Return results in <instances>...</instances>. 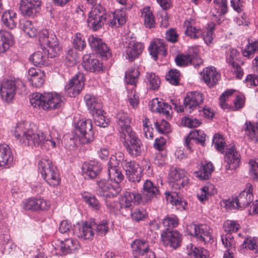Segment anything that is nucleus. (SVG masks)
<instances>
[{"label":"nucleus","mask_w":258,"mask_h":258,"mask_svg":"<svg viewBox=\"0 0 258 258\" xmlns=\"http://www.w3.org/2000/svg\"><path fill=\"white\" fill-rule=\"evenodd\" d=\"M84 74L78 73L65 86V90L68 95L71 97H74L79 94L84 86Z\"/></svg>","instance_id":"nucleus-11"},{"label":"nucleus","mask_w":258,"mask_h":258,"mask_svg":"<svg viewBox=\"0 0 258 258\" xmlns=\"http://www.w3.org/2000/svg\"><path fill=\"white\" fill-rule=\"evenodd\" d=\"M95 4L92 8L89 16L98 18H104V17L111 18L110 15L105 13V9L100 4H96V3Z\"/></svg>","instance_id":"nucleus-47"},{"label":"nucleus","mask_w":258,"mask_h":258,"mask_svg":"<svg viewBox=\"0 0 258 258\" xmlns=\"http://www.w3.org/2000/svg\"><path fill=\"white\" fill-rule=\"evenodd\" d=\"M142 197L138 192L126 191L121 197L119 198L118 203L120 208H128L133 204L139 205L142 202Z\"/></svg>","instance_id":"nucleus-18"},{"label":"nucleus","mask_w":258,"mask_h":258,"mask_svg":"<svg viewBox=\"0 0 258 258\" xmlns=\"http://www.w3.org/2000/svg\"><path fill=\"white\" fill-rule=\"evenodd\" d=\"M179 76L180 72L179 71L176 69H171L166 75V79L169 83L176 86L179 84Z\"/></svg>","instance_id":"nucleus-56"},{"label":"nucleus","mask_w":258,"mask_h":258,"mask_svg":"<svg viewBox=\"0 0 258 258\" xmlns=\"http://www.w3.org/2000/svg\"><path fill=\"white\" fill-rule=\"evenodd\" d=\"M105 22H107L110 27H113V19H108V17L98 18L88 16L87 21L88 26L94 31H97L101 28Z\"/></svg>","instance_id":"nucleus-33"},{"label":"nucleus","mask_w":258,"mask_h":258,"mask_svg":"<svg viewBox=\"0 0 258 258\" xmlns=\"http://www.w3.org/2000/svg\"><path fill=\"white\" fill-rule=\"evenodd\" d=\"M184 33L186 35L189 36L191 38L197 39L202 37L205 42L209 45L211 43L213 37V33L210 31L202 32L200 29H198L196 27L189 26L186 28Z\"/></svg>","instance_id":"nucleus-21"},{"label":"nucleus","mask_w":258,"mask_h":258,"mask_svg":"<svg viewBox=\"0 0 258 258\" xmlns=\"http://www.w3.org/2000/svg\"><path fill=\"white\" fill-rule=\"evenodd\" d=\"M93 227L92 222L89 223L85 222L79 227L78 231L75 230V233H76L79 237L84 239H91L93 235Z\"/></svg>","instance_id":"nucleus-36"},{"label":"nucleus","mask_w":258,"mask_h":258,"mask_svg":"<svg viewBox=\"0 0 258 258\" xmlns=\"http://www.w3.org/2000/svg\"><path fill=\"white\" fill-rule=\"evenodd\" d=\"M141 17L144 18V25L147 28L155 27V19L149 7H146L141 10Z\"/></svg>","instance_id":"nucleus-39"},{"label":"nucleus","mask_w":258,"mask_h":258,"mask_svg":"<svg viewBox=\"0 0 258 258\" xmlns=\"http://www.w3.org/2000/svg\"><path fill=\"white\" fill-rule=\"evenodd\" d=\"M28 78L31 85L35 87H40L44 83L45 74L39 69L30 68L28 72Z\"/></svg>","instance_id":"nucleus-28"},{"label":"nucleus","mask_w":258,"mask_h":258,"mask_svg":"<svg viewBox=\"0 0 258 258\" xmlns=\"http://www.w3.org/2000/svg\"><path fill=\"white\" fill-rule=\"evenodd\" d=\"M126 174L130 181L139 182L142 177V169L139 165L134 161L126 163Z\"/></svg>","instance_id":"nucleus-27"},{"label":"nucleus","mask_w":258,"mask_h":258,"mask_svg":"<svg viewBox=\"0 0 258 258\" xmlns=\"http://www.w3.org/2000/svg\"><path fill=\"white\" fill-rule=\"evenodd\" d=\"M101 170V164L94 161L85 163L82 166L83 173L85 177L88 179H94Z\"/></svg>","instance_id":"nucleus-26"},{"label":"nucleus","mask_w":258,"mask_h":258,"mask_svg":"<svg viewBox=\"0 0 258 258\" xmlns=\"http://www.w3.org/2000/svg\"><path fill=\"white\" fill-rule=\"evenodd\" d=\"M149 51L154 60H157L159 56L164 57L167 55L165 45L163 40L159 39H154L151 42Z\"/></svg>","instance_id":"nucleus-22"},{"label":"nucleus","mask_w":258,"mask_h":258,"mask_svg":"<svg viewBox=\"0 0 258 258\" xmlns=\"http://www.w3.org/2000/svg\"><path fill=\"white\" fill-rule=\"evenodd\" d=\"M190 246L192 248V250L188 253L189 255H192L195 258H208L209 257V252L204 248L200 247H194V248H192L193 245L192 244H190Z\"/></svg>","instance_id":"nucleus-57"},{"label":"nucleus","mask_w":258,"mask_h":258,"mask_svg":"<svg viewBox=\"0 0 258 258\" xmlns=\"http://www.w3.org/2000/svg\"><path fill=\"white\" fill-rule=\"evenodd\" d=\"M13 160V157L9 146L6 144H0V166H9Z\"/></svg>","instance_id":"nucleus-30"},{"label":"nucleus","mask_w":258,"mask_h":258,"mask_svg":"<svg viewBox=\"0 0 258 258\" xmlns=\"http://www.w3.org/2000/svg\"><path fill=\"white\" fill-rule=\"evenodd\" d=\"M40 5L39 0H21L20 10L23 15L33 17L38 12Z\"/></svg>","instance_id":"nucleus-15"},{"label":"nucleus","mask_w":258,"mask_h":258,"mask_svg":"<svg viewBox=\"0 0 258 258\" xmlns=\"http://www.w3.org/2000/svg\"><path fill=\"white\" fill-rule=\"evenodd\" d=\"M189 234L195 237L197 240L204 244L209 242L211 239L209 227L206 224L196 225L192 223L187 226Z\"/></svg>","instance_id":"nucleus-8"},{"label":"nucleus","mask_w":258,"mask_h":258,"mask_svg":"<svg viewBox=\"0 0 258 258\" xmlns=\"http://www.w3.org/2000/svg\"><path fill=\"white\" fill-rule=\"evenodd\" d=\"M78 242L72 239H67L62 241L60 245V249L64 254L72 253L77 248Z\"/></svg>","instance_id":"nucleus-46"},{"label":"nucleus","mask_w":258,"mask_h":258,"mask_svg":"<svg viewBox=\"0 0 258 258\" xmlns=\"http://www.w3.org/2000/svg\"><path fill=\"white\" fill-rule=\"evenodd\" d=\"M31 104L36 108L44 110H51L60 108L62 100L60 95L55 93L46 92L33 93L30 98Z\"/></svg>","instance_id":"nucleus-3"},{"label":"nucleus","mask_w":258,"mask_h":258,"mask_svg":"<svg viewBox=\"0 0 258 258\" xmlns=\"http://www.w3.org/2000/svg\"><path fill=\"white\" fill-rule=\"evenodd\" d=\"M131 216L133 220L139 222L145 220L148 217V214L144 208H138L132 212Z\"/></svg>","instance_id":"nucleus-51"},{"label":"nucleus","mask_w":258,"mask_h":258,"mask_svg":"<svg viewBox=\"0 0 258 258\" xmlns=\"http://www.w3.org/2000/svg\"><path fill=\"white\" fill-rule=\"evenodd\" d=\"M49 204L43 199H29L24 204V208L25 210L37 211L39 210H47Z\"/></svg>","instance_id":"nucleus-29"},{"label":"nucleus","mask_w":258,"mask_h":258,"mask_svg":"<svg viewBox=\"0 0 258 258\" xmlns=\"http://www.w3.org/2000/svg\"><path fill=\"white\" fill-rule=\"evenodd\" d=\"M48 58L50 57L48 55L46 56L45 51H38L34 53L30 57V59L35 66L41 67L42 66L47 65V60Z\"/></svg>","instance_id":"nucleus-40"},{"label":"nucleus","mask_w":258,"mask_h":258,"mask_svg":"<svg viewBox=\"0 0 258 258\" xmlns=\"http://www.w3.org/2000/svg\"><path fill=\"white\" fill-rule=\"evenodd\" d=\"M258 50V40L249 42L242 52L244 56L249 58L254 56V53Z\"/></svg>","instance_id":"nucleus-52"},{"label":"nucleus","mask_w":258,"mask_h":258,"mask_svg":"<svg viewBox=\"0 0 258 258\" xmlns=\"http://www.w3.org/2000/svg\"><path fill=\"white\" fill-rule=\"evenodd\" d=\"M18 81L4 80L1 83L0 94L2 99L8 102H11L14 99Z\"/></svg>","instance_id":"nucleus-12"},{"label":"nucleus","mask_w":258,"mask_h":258,"mask_svg":"<svg viewBox=\"0 0 258 258\" xmlns=\"http://www.w3.org/2000/svg\"><path fill=\"white\" fill-rule=\"evenodd\" d=\"M76 130L79 133L78 135L82 144H88L94 141V133L91 120H80L77 124Z\"/></svg>","instance_id":"nucleus-7"},{"label":"nucleus","mask_w":258,"mask_h":258,"mask_svg":"<svg viewBox=\"0 0 258 258\" xmlns=\"http://www.w3.org/2000/svg\"><path fill=\"white\" fill-rule=\"evenodd\" d=\"M38 171L50 186H55L59 184L60 179L58 170L49 159H42L39 162Z\"/></svg>","instance_id":"nucleus-4"},{"label":"nucleus","mask_w":258,"mask_h":258,"mask_svg":"<svg viewBox=\"0 0 258 258\" xmlns=\"http://www.w3.org/2000/svg\"><path fill=\"white\" fill-rule=\"evenodd\" d=\"M214 8L217 10L218 15H213L214 21L220 24L223 20H221V16L227 13V2L226 0H214Z\"/></svg>","instance_id":"nucleus-32"},{"label":"nucleus","mask_w":258,"mask_h":258,"mask_svg":"<svg viewBox=\"0 0 258 258\" xmlns=\"http://www.w3.org/2000/svg\"><path fill=\"white\" fill-rule=\"evenodd\" d=\"M189 138L194 140L197 144L205 146L206 135L204 132L201 130H194L188 134Z\"/></svg>","instance_id":"nucleus-48"},{"label":"nucleus","mask_w":258,"mask_h":258,"mask_svg":"<svg viewBox=\"0 0 258 258\" xmlns=\"http://www.w3.org/2000/svg\"><path fill=\"white\" fill-rule=\"evenodd\" d=\"M125 12L123 10L114 11V26L117 27L125 23Z\"/></svg>","instance_id":"nucleus-60"},{"label":"nucleus","mask_w":258,"mask_h":258,"mask_svg":"<svg viewBox=\"0 0 258 258\" xmlns=\"http://www.w3.org/2000/svg\"><path fill=\"white\" fill-rule=\"evenodd\" d=\"M182 235L176 230L166 231L161 234L164 243L174 249L180 245Z\"/></svg>","instance_id":"nucleus-20"},{"label":"nucleus","mask_w":258,"mask_h":258,"mask_svg":"<svg viewBox=\"0 0 258 258\" xmlns=\"http://www.w3.org/2000/svg\"><path fill=\"white\" fill-rule=\"evenodd\" d=\"M98 111L95 112L93 116L94 122L96 125L105 127L108 125V119H105V117L104 115V111L102 109H101V112H98Z\"/></svg>","instance_id":"nucleus-55"},{"label":"nucleus","mask_w":258,"mask_h":258,"mask_svg":"<svg viewBox=\"0 0 258 258\" xmlns=\"http://www.w3.org/2000/svg\"><path fill=\"white\" fill-rule=\"evenodd\" d=\"M239 54V52L235 48H230L226 52V62L233 68H235V60L237 59Z\"/></svg>","instance_id":"nucleus-59"},{"label":"nucleus","mask_w":258,"mask_h":258,"mask_svg":"<svg viewBox=\"0 0 258 258\" xmlns=\"http://www.w3.org/2000/svg\"><path fill=\"white\" fill-rule=\"evenodd\" d=\"M146 79L147 84L150 89L155 90L158 89L160 84V79L158 76L155 73H149L147 74Z\"/></svg>","instance_id":"nucleus-53"},{"label":"nucleus","mask_w":258,"mask_h":258,"mask_svg":"<svg viewBox=\"0 0 258 258\" xmlns=\"http://www.w3.org/2000/svg\"><path fill=\"white\" fill-rule=\"evenodd\" d=\"M223 229L227 234L236 232L240 228L239 224L236 221L227 220L223 223Z\"/></svg>","instance_id":"nucleus-54"},{"label":"nucleus","mask_w":258,"mask_h":258,"mask_svg":"<svg viewBox=\"0 0 258 258\" xmlns=\"http://www.w3.org/2000/svg\"><path fill=\"white\" fill-rule=\"evenodd\" d=\"M154 126L156 130L160 134H166L170 132V124L164 119L155 122Z\"/></svg>","instance_id":"nucleus-61"},{"label":"nucleus","mask_w":258,"mask_h":258,"mask_svg":"<svg viewBox=\"0 0 258 258\" xmlns=\"http://www.w3.org/2000/svg\"><path fill=\"white\" fill-rule=\"evenodd\" d=\"M214 186L213 184L204 186L200 191L197 193V197L199 201L203 202L208 200L209 196L214 195L216 192Z\"/></svg>","instance_id":"nucleus-45"},{"label":"nucleus","mask_w":258,"mask_h":258,"mask_svg":"<svg viewBox=\"0 0 258 258\" xmlns=\"http://www.w3.org/2000/svg\"><path fill=\"white\" fill-rule=\"evenodd\" d=\"M111 159V158H110V160L108 163V174L109 180H107V181L104 183L102 189L103 192V196L105 198V201L106 203V206L109 208L110 212H111L113 210V208L111 205V200L113 197V194L111 191L110 190L113 188V186L111 183L112 179H111L110 169H112V168Z\"/></svg>","instance_id":"nucleus-25"},{"label":"nucleus","mask_w":258,"mask_h":258,"mask_svg":"<svg viewBox=\"0 0 258 258\" xmlns=\"http://www.w3.org/2000/svg\"><path fill=\"white\" fill-rule=\"evenodd\" d=\"M14 136L19 143L25 146H40L42 148L48 150L56 147L55 140L50 135L42 132L35 133L27 122H20L17 124Z\"/></svg>","instance_id":"nucleus-2"},{"label":"nucleus","mask_w":258,"mask_h":258,"mask_svg":"<svg viewBox=\"0 0 258 258\" xmlns=\"http://www.w3.org/2000/svg\"><path fill=\"white\" fill-rule=\"evenodd\" d=\"M175 61L178 66L185 67L191 63L192 59L189 55L180 54L177 55Z\"/></svg>","instance_id":"nucleus-62"},{"label":"nucleus","mask_w":258,"mask_h":258,"mask_svg":"<svg viewBox=\"0 0 258 258\" xmlns=\"http://www.w3.org/2000/svg\"><path fill=\"white\" fill-rule=\"evenodd\" d=\"M83 200L88 206L95 210H98L100 208V205L96 197L90 192L84 191L81 194Z\"/></svg>","instance_id":"nucleus-42"},{"label":"nucleus","mask_w":258,"mask_h":258,"mask_svg":"<svg viewBox=\"0 0 258 258\" xmlns=\"http://www.w3.org/2000/svg\"><path fill=\"white\" fill-rule=\"evenodd\" d=\"M140 73L135 67H131L125 72V80L127 84L136 86Z\"/></svg>","instance_id":"nucleus-41"},{"label":"nucleus","mask_w":258,"mask_h":258,"mask_svg":"<svg viewBox=\"0 0 258 258\" xmlns=\"http://www.w3.org/2000/svg\"><path fill=\"white\" fill-rule=\"evenodd\" d=\"M20 28L29 37H34L37 35V29L34 27L32 22L30 21L23 20L21 21Z\"/></svg>","instance_id":"nucleus-43"},{"label":"nucleus","mask_w":258,"mask_h":258,"mask_svg":"<svg viewBox=\"0 0 258 258\" xmlns=\"http://www.w3.org/2000/svg\"><path fill=\"white\" fill-rule=\"evenodd\" d=\"M164 227L166 228V231H171L176 227L179 223V220L176 216L174 215H167L162 220V222Z\"/></svg>","instance_id":"nucleus-49"},{"label":"nucleus","mask_w":258,"mask_h":258,"mask_svg":"<svg viewBox=\"0 0 258 258\" xmlns=\"http://www.w3.org/2000/svg\"><path fill=\"white\" fill-rule=\"evenodd\" d=\"M39 41L41 45L48 47L47 50L48 56L53 58L56 56L61 51L59 42L55 34L48 30H43L39 33Z\"/></svg>","instance_id":"nucleus-5"},{"label":"nucleus","mask_w":258,"mask_h":258,"mask_svg":"<svg viewBox=\"0 0 258 258\" xmlns=\"http://www.w3.org/2000/svg\"><path fill=\"white\" fill-rule=\"evenodd\" d=\"M245 135L254 141H258V125H255L251 121H246L245 123Z\"/></svg>","instance_id":"nucleus-44"},{"label":"nucleus","mask_w":258,"mask_h":258,"mask_svg":"<svg viewBox=\"0 0 258 258\" xmlns=\"http://www.w3.org/2000/svg\"><path fill=\"white\" fill-rule=\"evenodd\" d=\"M169 176L170 182L172 183V187L175 189H179L184 187L188 183V178L186 176L185 170L175 168L170 171Z\"/></svg>","instance_id":"nucleus-13"},{"label":"nucleus","mask_w":258,"mask_h":258,"mask_svg":"<svg viewBox=\"0 0 258 258\" xmlns=\"http://www.w3.org/2000/svg\"><path fill=\"white\" fill-rule=\"evenodd\" d=\"M86 45L83 36L80 33H77L73 40V46L78 50H83Z\"/></svg>","instance_id":"nucleus-63"},{"label":"nucleus","mask_w":258,"mask_h":258,"mask_svg":"<svg viewBox=\"0 0 258 258\" xmlns=\"http://www.w3.org/2000/svg\"><path fill=\"white\" fill-rule=\"evenodd\" d=\"M166 198L167 200L169 201L173 204L177 206H179L183 209H185V206L187 204L186 202L182 200V199L180 198L178 194L174 192L173 193H170V192H165Z\"/></svg>","instance_id":"nucleus-50"},{"label":"nucleus","mask_w":258,"mask_h":258,"mask_svg":"<svg viewBox=\"0 0 258 258\" xmlns=\"http://www.w3.org/2000/svg\"><path fill=\"white\" fill-rule=\"evenodd\" d=\"M253 187L251 184L247 183L246 188L242 191L238 196L236 197L237 204L239 208H244L247 207L253 200L252 195Z\"/></svg>","instance_id":"nucleus-23"},{"label":"nucleus","mask_w":258,"mask_h":258,"mask_svg":"<svg viewBox=\"0 0 258 258\" xmlns=\"http://www.w3.org/2000/svg\"><path fill=\"white\" fill-rule=\"evenodd\" d=\"M82 65L85 70L90 72L100 73L103 72V65L93 54H86L83 57Z\"/></svg>","instance_id":"nucleus-17"},{"label":"nucleus","mask_w":258,"mask_h":258,"mask_svg":"<svg viewBox=\"0 0 258 258\" xmlns=\"http://www.w3.org/2000/svg\"><path fill=\"white\" fill-rule=\"evenodd\" d=\"M14 43V36L9 32L0 31V51L5 52Z\"/></svg>","instance_id":"nucleus-34"},{"label":"nucleus","mask_w":258,"mask_h":258,"mask_svg":"<svg viewBox=\"0 0 258 258\" xmlns=\"http://www.w3.org/2000/svg\"><path fill=\"white\" fill-rule=\"evenodd\" d=\"M182 123L185 126L188 127H196L201 124V121L197 118L185 117L182 119Z\"/></svg>","instance_id":"nucleus-64"},{"label":"nucleus","mask_w":258,"mask_h":258,"mask_svg":"<svg viewBox=\"0 0 258 258\" xmlns=\"http://www.w3.org/2000/svg\"><path fill=\"white\" fill-rule=\"evenodd\" d=\"M116 122L119 141L127 152L133 157L140 156L143 151V145L130 125L131 120L127 114L119 111L116 115Z\"/></svg>","instance_id":"nucleus-1"},{"label":"nucleus","mask_w":258,"mask_h":258,"mask_svg":"<svg viewBox=\"0 0 258 258\" xmlns=\"http://www.w3.org/2000/svg\"><path fill=\"white\" fill-rule=\"evenodd\" d=\"M240 162V155L234 146L226 149L224 161L226 170H234L239 166Z\"/></svg>","instance_id":"nucleus-14"},{"label":"nucleus","mask_w":258,"mask_h":258,"mask_svg":"<svg viewBox=\"0 0 258 258\" xmlns=\"http://www.w3.org/2000/svg\"><path fill=\"white\" fill-rule=\"evenodd\" d=\"M214 169L213 164L207 162L203 164L198 171L194 172V174L201 180H206L209 178Z\"/></svg>","instance_id":"nucleus-35"},{"label":"nucleus","mask_w":258,"mask_h":258,"mask_svg":"<svg viewBox=\"0 0 258 258\" xmlns=\"http://www.w3.org/2000/svg\"><path fill=\"white\" fill-rule=\"evenodd\" d=\"M221 241L224 247L227 249L226 251H233L235 248V242L233 237L231 235H221Z\"/></svg>","instance_id":"nucleus-58"},{"label":"nucleus","mask_w":258,"mask_h":258,"mask_svg":"<svg viewBox=\"0 0 258 258\" xmlns=\"http://www.w3.org/2000/svg\"><path fill=\"white\" fill-rule=\"evenodd\" d=\"M136 40L135 37L128 35L125 36L123 41L124 47L123 56L130 62L138 58L144 48V44L136 42Z\"/></svg>","instance_id":"nucleus-6"},{"label":"nucleus","mask_w":258,"mask_h":258,"mask_svg":"<svg viewBox=\"0 0 258 258\" xmlns=\"http://www.w3.org/2000/svg\"><path fill=\"white\" fill-rule=\"evenodd\" d=\"M121 169H123V166H119V167L117 165H114V191L115 192V194H114V197L116 196V195L119 194L121 190V188L119 183L123 179L124 176L122 173Z\"/></svg>","instance_id":"nucleus-38"},{"label":"nucleus","mask_w":258,"mask_h":258,"mask_svg":"<svg viewBox=\"0 0 258 258\" xmlns=\"http://www.w3.org/2000/svg\"><path fill=\"white\" fill-rule=\"evenodd\" d=\"M142 191L146 203L154 198H158L160 194L157 185L149 179L145 181Z\"/></svg>","instance_id":"nucleus-24"},{"label":"nucleus","mask_w":258,"mask_h":258,"mask_svg":"<svg viewBox=\"0 0 258 258\" xmlns=\"http://www.w3.org/2000/svg\"><path fill=\"white\" fill-rule=\"evenodd\" d=\"M132 248L135 258H156L154 252L149 248L148 242L145 240H135Z\"/></svg>","instance_id":"nucleus-10"},{"label":"nucleus","mask_w":258,"mask_h":258,"mask_svg":"<svg viewBox=\"0 0 258 258\" xmlns=\"http://www.w3.org/2000/svg\"><path fill=\"white\" fill-rule=\"evenodd\" d=\"M84 100L91 114L94 115L96 111L99 113L101 112L102 105L100 100L91 94H86L84 96Z\"/></svg>","instance_id":"nucleus-31"},{"label":"nucleus","mask_w":258,"mask_h":258,"mask_svg":"<svg viewBox=\"0 0 258 258\" xmlns=\"http://www.w3.org/2000/svg\"><path fill=\"white\" fill-rule=\"evenodd\" d=\"M203 80L210 88L214 87L220 79V74L214 67H207L201 72Z\"/></svg>","instance_id":"nucleus-19"},{"label":"nucleus","mask_w":258,"mask_h":258,"mask_svg":"<svg viewBox=\"0 0 258 258\" xmlns=\"http://www.w3.org/2000/svg\"><path fill=\"white\" fill-rule=\"evenodd\" d=\"M2 20L6 26L10 29H13L17 26L18 19L15 12L8 11L3 14Z\"/></svg>","instance_id":"nucleus-37"},{"label":"nucleus","mask_w":258,"mask_h":258,"mask_svg":"<svg viewBox=\"0 0 258 258\" xmlns=\"http://www.w3.org/2000/svg\"><path fill=\"white\" fill-rule=\"evenodd\" d=\"M88 42L91 47L102 57L106 59L111 56V52L101 39L94 35L90 36Z\"/></svg>","instance_id":"nucleus-16"},{"label":"nucleus","mask_w":258,"mask_h":258,"mask_svg":"<svg viewBox=\"0 0 258 258\" xmlns=\"http://www.w3.org/2000/svg\"><path fill=\"white\" fill-rule=\"evenodd\" d=\"M204 95L198 91L188 92L183 100V111L190 113L197 108L200 110V105L204 102Z\"/></svg>","instance_id":"nucleus-9"}]
</instances>
